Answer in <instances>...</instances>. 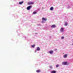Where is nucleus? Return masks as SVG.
I'll use <instances>...</instances> for the list:
<instances>
[{
	"instance_id": "nucleus-20",
	"label": "nucleus",
	"mask_w": 73,
	"mask_h": 73,
	"mask_svg": "<svg viewBox=\"0 0 73 73\" xmlns=\"http://www.w3.org/2000/svg\"><path fill=\"white\" fill-rule=\"evenodd\" d=\"M35 52H37V50H35Z\"/></svg>"
},
{
	"instance_id": "nucleus-7",
	"label": "nucleus",
	"mask_w": 73,
	"mask_h": 73,
	"mask_svg": "<svg viewBox=\"0 0 73 73\" xmlns=\"http://www.w3.org/2000/svg\"><path fill=\"white\" fill-rule=\"evenodd\" d=\"M53 51L52 50H51V51H49V52H48V53H49L50 54H53Z\"/></svg>"
},
{
	"instance_id": "nucleus-1",
	"label": "nucleus",
	"mask_w": 73,
	"mask_h": 73,
	"mask_svg": "<svg viewBox=\"0 0 73 73\" xmlns=\"http://www.w3.org/2000/svg\"><path fill=\"white\" fill-rule=\"evenodd\" d=\"M42 21L41 22L42 23H45L46 22V21L47 20V18H43L42 19Z\"/></svg>"
},
{
	"instance_id": "nucleus-4",
	"label": "nucleus",
	"mask_w": 73,
	"mask_h": 73,
	"mask_svg": "<svg viewBox=\"0 0 73 73\" xmlns=\"http://www.w3.org/2000/svg\"><path fill=\"white\" fill-rule=\"evenodd\" d=\"M62 64L63 65H66L68 64V62H62Z\"/></svg>"
},
{
	"instance_id": "nucleus-14",
	"label": "nucleus",
	"mask_w": 73,
	"mask_h": 73,
	"mask_svg": "<svg viewBox=\"0 0 73 73\" xmlns=\"http://www.w3.org/2000/svg\"><path fill=\"white\" fill-rule=\"evenodd\" d=\"M23 3H24V1H22L21 2H19V4H20V5H21L22 4H23Z\"/></svg>"
},
{
	"instance_id": "nucleus-19",
	"label": "nucleus",
	"mask_w": 73,
	"mask_h": 73,
	"mask_svg": "<svg viewBox=\"0 0 73 73\" xmlns=\"http://www.w3.org/2000/svg\"><path fill=\"white\" fill-rule=\"evenodd\" d=\"M57 50V48H55L54 49V50L55 51H56Z\"/></svg>"
},
{
	"instance_id": "nucleus-5",
	"label": "nucleus",
	"mask_w": 73,
	"mask_h": 73,
	"mask_svg": "<svg viewBox=\"0 0 73 73\" xmlns=\"http://www.w3.org/2000/svg\"><path fill=\"white\" fill-rule=\"evenodd\" d=\"M51 28H56V26L55 25H53L51 26Z\"/></svg>"
},
{
	"instance_id": "nucleus-16",
	"label": "nucleus",
	"mask_w": 73,
	"mask_h": 73,
	"mask_svg": "<svg viewBox=\"0 0 73 73\" xmlns=\"http://www.w3.org/2000/svg\"><path fill=\"white\" fill-rule=\"evenodd\" d=\"M64 36H62L61 38V39L62 40V39H64Z\"/></svg>"
},
{
	"instance_id": "nucleus-24",
	"label": "nucleus",
	"mask_w": 73,
	"mask_h": 73,
	"mask_svg": "<svg viewBox=\"0 0 73 73\" xmlns=\"http://www.w3.org/2000/svg\"><path fill=\"white\" fill-rule=\"evenodd\" d=\"M72 45H73V44H72Z\"/></svg>"
},
{
	"instance_id": "nucleus-6",
	"label": "nucleus",
	"mask_w": 73,
	"mask_h": 73,
	"mask_svg": "<svg viewBox=\"0 0 73 73\" xmlns=\"http://www.w3.org/2000/svg\"><path fill=\"white\" fill-rule=\"evenodd\" d=\"M60 32H64V28H62V27H61L60 29Z\"/></svg>"
},
{
	"instance_id": "nucleus-23",
	"label": "nucleus",
	"mask_w": 73,
	"mask_h": 73,
	"mask_svg": "<svg viewBox=\"0 0 73 73\" xmlns=\"http://www.w3.org/2000/svg\"><path fill=\"white\" fill-rule=\"evenodd\" d=\"M44 8V7H43L42 8V9H43Z\"/></svg>"
},
{
	"instance_id": "nucleus-12",
	"label": "nucleus",
	"mask_w": 73,
	"mask_h": 73,
	"mask_svg": "<svg viewBox=\"0 0 73 73\" xmlns=\"http://www.w3.org/2000/svg\"><path fill=\"white\" fill-rule=\"evenodd\" d=\"M56 73V71L54 70L51 72V73Z\"/></svg>"
},
{
	"instance_id": "nucleus-15",
	"label": "nucleus",
	"mask_w": 73,
	"mask_h": 73,
	"mask_svg": "<svg viewBox=\"0 0 73 73\" xmlns=\"http://www.w3.org/2000/svg\"><path fill=\"white\" fill-rule=\"evenodd\" d=\"M35 44L34 45H31V47L32 48H35Z\"/></svg>"
},
{
	"instance_id": "nucleus-22",
	"label": "nucleus",
	"mask_w": 73,
	"mask_h": 73,
	"mask_svg": "<svg viewBox=\"0 0 73 73\" xmlns=\"http://www.w3.org/2000/svg\"><path fill=\"white\" fill-rule=\"evenodd\" d=\"M38 25V26H39V25H40V24H38V25Z\"/></svg>"
},
{
	"instance_id": "nucleus-3",
	"label": "nucleus",
	"mask_w": 73,
	"mask_h": 73,
	"mask_svg": "<svg viewBox=\"0 0 73 73\" xmlns=\"http://www.w3.org/2000/svg\"><path fill=\"white\" fill-rule=\"evenodd\" d=\"M33 4H34V3L33 2H29L28 3V5H33Z\"/></svg>"
},
{
	"instance_id": "nucleus-11",
	"label": "nucleus",
	"mask_w": 73,
	"mask_h": 73,
	"mask_svg": "<svg viewBox=\"0 0 73 73\" xmlns=\"http://www.w3.org/2000/svg\"><path fill=\"white\" fill-rule=\"evenodd\" d=\"M53 7H51L50 9V11H53Z\"/></svg>"
},
{
	"instance_id": "nucleus-8",
	"label": "nucleus",
	"mask_w": 73,
	"mask_h": 73,
	"mask_svg": "<svg viewBox=\"0 0 73 73\" xmlns=\"http://www.w3.org/2000/svg\"><path fill=\"white\" fill-rule=\"evenodd\" d=\"M36 72H37V73H40L41 72V70L40 69L37 70L36 71Z\"/></svg>"
},
{
	"instance_id": "nucleus-17",
	"label": "nucleus",
	"mask_w": 73,
	"mask_h": 73,
	"mask_svg": "<svg viewBox=\"0 0 73 73\" xmlns=\"http://www.w3.org/2000/svg\"><path fill=\"white\" fill-rule=\"evenodd\" d=\"M59 66V65L58 64H57L56 66V68H58V67Z\"/></svg>"
},
{
	"instance_id": "nucleus-9",
	"label": "nucleus",
	"mask_w": 73,
	"mask_h": 73,
	"mask_svg": "<svg viewBox=\"0 0 73 73\" xmlns=\"http://www.w3.org/2000/svg\"><path fill=\"white\" fill-rule=\"evenodd\" d=\"M68 56V54H65L63 56V57L64 58H66L67 57V56Z\"/></svg>"
},
{
	"instance_id": "nucleus-21",
	"label": "nucleus",
	"mask_w": 73,
	"mask_h": 73,
	"mask_svg": "<svg viewBox=\"0 0 73 73\" xmlns=\"http://www.w3.org/2000/svg\"><path fill=\"white\" fill-rule=\"evenodd\" d=\"M52 66H50V68H51V69H52Z\"/></svg>"
},
{
	"instance_id": "nucleus-18",
	"label": "nucleus",
	"mask_w": 73,
	"mask_h": 73,
	"mask_svg": "<svg viewBox=\"0 0 73 73\" xmlns=\"http://www.w3.org/2000/svg\"><path fill=\"white\" fill-rule=\"evenodd\" d=\"M64 25V26H67V25H68V24H67V23H66Z\"/></svg>"
},
{
	"instance_id": "nucleus-10",
	"label": "nucleus",
	"mask_w": 73,
	"mask_h": 73,
	"mask_svg": "<svg viewBox=\"0 0 73 73\" xmlns=\"http://www.w3.org/2000/svg\"><path fill=\"white\" fill-rule=\"evenodd\" d=\"M36 50L38 51H39V50H40V47H37Z\"/></svg>"
},
{
	"instance_id": "nucleus-2",
	"label": "nucleus",
	"mask_w": 73,
	"mask_h": 73,
	"mask_svg": "<svg viewBox=\"0 0 73 73\" xmlns=\"http://www.w3.org/2000/svg\"><path fill=\"white\" fill-rule=\"evenodd\" d=\"M32 5H30V6H28V7H27V10H28V11H29V10H30L31 9V8H32Z\"/></svg>"
},
{
	"instance_id": "nucleus-13",
	"label": "nucleus",
	"mask_w": 73,
	"mask_h": 73,
	"mask_svg": "<svg viewBox=\"0 0 73 73\" xmlns=\"http://www.w3.org/2000/svg\"><path fill=\"white\" fill-rule=\"evenodd\" d=\"M37 13V12L34 11L33 13V15H36Z\"/></svg>"
}]
</instances>
